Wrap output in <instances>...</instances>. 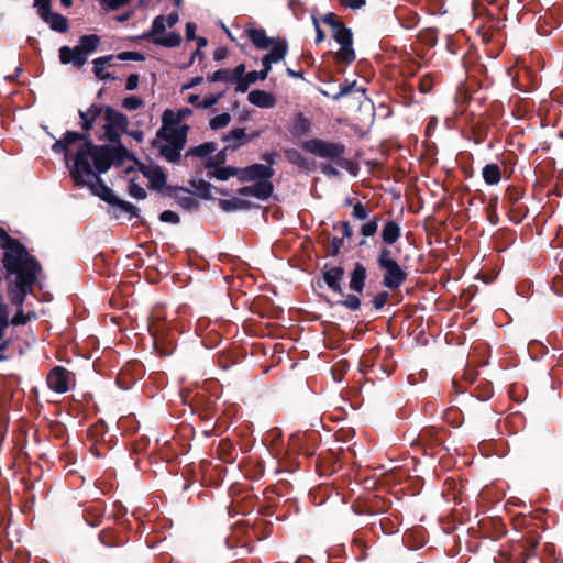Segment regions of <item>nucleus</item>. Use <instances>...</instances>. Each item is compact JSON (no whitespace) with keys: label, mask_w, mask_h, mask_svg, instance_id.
I'll list each match as a JSON object with an SVG mask.
<instances>
[{"label":"nucleus","mask_w":563,"mask_h":563,"mask_svg":"<svg viewBox=\"0 0 563 563\" xmlns=\"http://www.w3.org/2000/svg\"><path fill=\"white\" fill-rule=\"evenodd\" d=\"M0 240L4 250L3 265L8 274L14 277V279L10 280L9 297L11 302L19 307V311L10 320V323L22 325L29 321V318L22 310V306L26 295L32 292V287L41 273V266L20 242L9 236L5 232H0Z\"/></svg>","instance_id":"1"},{"label":"nucleus","mask_w":563,"mask_h":563,"mask_svg":"<svg viewBox=\"0 0 563 563\" xmlns=\"http://www.w3.org/2000/svg\"><path fill=\"white\" fill-rule=\"evenodd\" d=\"M53 152L63 153L66 161L73 158L70 176L78 183H90L100 174L106 173L112 162V155L107 146L93 145L78 132L68 131L65 136L52 146Z\"/></svg>","instance_id":"2"},{"label":"nucleus","mask_w":563,"mask_h":563,"mask_svg":"<svg viewBox=\"0 0 563 563\" xmlns=\"http://www.w3.org/2000/svg\"><path fill=\"white\" fill-rule=\"evenodd\" d=\"M81 128L89 131L96 124H101L103 137L110 142H115L125 132L128 119L121 112L110 107L91 106L86 111H79Z\"/></svg>","instance_id":"3"},{"label":"nucleus","mask_w":563,"mask_h":563,"mask_svg":"<svg viewBox=\"0 0 563 563\" xmlns=\"http://www.w3.org/2000/svg\"><path fill=\"white\" fill-rule=\"evenodd\" d=\"M188 126L186 124L164 125L157 133V144L161 154L169 162L180 157L186 144Z\"/></svg>","instance_id":"4"},{"label":"nucleus","mask_w":563,"mask_h":563,"mask_svg":"<svg viewBox=\"0 0 563 563\" xmlns=\"http://www.w3.org/2000/svg\"><path fill=\"white\" fill-rule=\"evenodd\" d=\"M301 148L314 156L334 161L341 167H346L349 164V162L343 158L345 147L340 143L311 139L302 142Z\"/></svg>","instance_id":"5"},{"label":"nucleus","mask_w":563,"mask_h":563,"mask_svg":"<svg viewBox=\"0 0 563 563\" xmlns=\"http://www.w3.org/2000/svg\"><path fill=\"white\" fill-rule=\"evenodd\" d=\"M242 32L257 49H269L271 52L275 49V47L280 46L285 51V55L287 54L286 42L267 36L264 29L255 27L253 24L249 23L243 26Z\"/></svg>","instance_id":"6"},{"label":"nucleus","mask_w":563,"mask_h":563,"mask_svg":"<svg viewBox=\"0 0 563 563\" xmlns=\"http://www.w3.org/2000/svg\"><path fill=\"white\" fill-rule=\"evenodd\" d=\"M332 33L333 38L341 46L336 53L338 60L346 64L353 62L355 59V52L352 47V32L342 23L340 26H335Z\"/></svg>","instance_id":"7"},{"label":"nucleus","mask_w":563,"mask_h":563,"mask_svg":"<svg viewBox=\"0 0 563 563\" xmlns=\"http://www.w3.org/2000/svg\"><path fill=\"white\" fill-rule=\"evenodd\" d=\"M285 58V51L283 47L277 46L275 49L268 52L262 59L263 69L261 71H249L245 77L250 84H254L257 80L266 79L272 64H276Z\"/></svg>","instance_id":"8"},{"label":"nucleus","mask_w":563,"mask_h":563,"mask_svg":"<svg viewBox=\"0 0 563 563\" xmlns=\"http://www.w3.org/2000/svg\"><path fill=\"white\" fill-rule=\"evenodd\" d=\"M71 379L73 375L70 372L60 366H56L47 375V385L52 390L63 394L69 389Z\"/></svg>","instance_id":"9"},{"label":"nucleus","mask_w":563,"mask_h":563,"mask_svg":"<svg viewBox=\"0 0 563 563\" xmlns=\"http://www.w3.org/2000/svg\"><path fill=\"white\" fill-rule=\"evenodd\" d=\"M385 271L383 285L389 289H398L407 278L406 272L397 262L382 268Z\"/></svg>","instance_id":"10"},{"label":"nucleus","mask_w":563,"mask_h":563,"mask_svg":"<svg viewBox=\"0 0 563 563\" xmlns=\"http://www.w3.org/2000/svg\"><path fill=\"white\" fill-rule=\"evenodd\" d=\"M273 174L272 167L264 164H254L239 170V178L242 181H262L263 179L269 180Z\"/></svg>","instance_id":"11"},{"label":"nucleus","mask_w":563,"mask_h":563,"mask_svg":"<svg viewBox=\"0 0 563 563\" xmlns=\"http://www.w3.org/2000/svg\"><path fill=\"white\" fill-rule=\"evenodd\" d=\"M273 192V184L271 180L263 179L262 181H254L250 186H244L238 190L241 196H252L260 200L267 199Z\"/></svg>","instance_id":"12"},{"label":"nucleus","mask_w":563,"mask_h":563,"mask_svg":"<svg viewBox=\"0 0 563 563\" xmlns=\"http://www.w3.org/2000/svg\"><path fill=\"white\" fill-rule=\"evenodd\" d=\"M344 276V269L341 266L330 267L323 271V279L328 287L338 294H343L341 282Z\"/></svg>","instance_id":"13"},{"label":"nucleus","mask_w":563,"mask_h":563,"mask_svg":"<svg viewBox=\"0 0 563 563\" xmlns=\"http://www.w3.org/2000/svg\"><path fill=\"white\" fill-rule=\"evenodd\" d=\"M90 183H78L80 186H88L91 192L107 202L113 200L114 194L112 190L97 176L95 179H89Z\"/></svg>","instance_id":"14"},{"label":"nucleus","mask_w":563,"mask_h":563,"mask_svg":"<svg viewBox=\"0 0 563 563\" xmlns=\"http://www.w3.org/2000/svg\"><path fill=\"white\" fill-rule=\"evenodd\" d=\"M59 59L63 64H73L76 67H81L87 57L75 46L70 48L68 46H63L59 49Z\"/></svg>","instance_id":"15"},{"label":"nucleus","mask_w":563,"mask_h":563,"mask_svg":"<svg viewBox=\"0 0 563 563\" xmlns=\"http://www.w3.org/2000/svg\"><path fill=\"white\" fill-rule=\"evenodd\" d=\"M367 277L366 268L363 264L356 263L350 276V289L355 292H362Z\"/></svg>","instance_id":"16"},{"label":"nucleus","mask_w":563,"mask_h":563,"mask_svg":"<svg viewBox=\"0 0 563 563\" xmlns=\"http://www.w3.org/2000/svg\"><path fill=\"white\" fill-rule=\"evenodd\" d=\"M247 99L252 104L263 109H269L276 104L274 96L263 90L251 91Z\"/></svg>","instance_id":"17"},{"label":"nucleus","mask_w":563,"mask_h":563,"mask_svg":"<svg viewBox=\"0 0 563 563\" xmlns=\"http://www.w3.org/2000/svg\"><path fill=\"white\" fill-rule=\"evenodd\" d=\"M401 229L395 221H388L382 231V239L385 243L391 245L400 238Z\"/></svg>","instance_id":"18"},{"label":"nucleus","mask_w":563,"mask_h":563,"mask_svg":"<svg viewBox=\"0 0 563 563\" xmlns=\"http://www.w3.org/2000/svg\"><path fill=\"white\" fill-rule=\"evenodd\" d=\"M208 174L219 180H227L232 176H239V170L232 167H217L210 163L207 164Z\"/></svg>","instance_id":"19"},{"label":"nucleus","mask_w":563,"mask_h":563,"mask_svg":"<svg viewBox=\"0 0 563 563\" xmlns=\"http://www.w3.org/2000/svg\"><path fill=\"white\" fill-rule=\"evenodd\" d=\"M482 176L487 185H497L501 178L500 167L497 164H487L482 170Z\"/></svg>","instance_id":"20"},{"label":"nucleus","mask_w":563,"mask_h":563,"mask_svg":"<svg viewBox=\"0 0 563 563\" xmlns=\"http://www.w3.org/2000/svg\"><path fill=\"white\" fill-rule=\"evenodd\" d=\"M224 142L232 143V147H239L247 142L245 130L242 128L233 129L222 139Z\"/></svg>","instance_id":"21"},{"label":"nucleus","mask_w":563,"mask_h":563,"mask_svg":"<svg viewBox=\"0 0 563 563\" xmlns=\"http://www.w3.org/2000/svg\"><path fill=\"white\" fill-rule=\"evenodd\" d=\"M153 42L164 47H176L180 44L181 36L176 32H172L168 34L163 33L157 37H154Z\"/></svg>","instance_id":"22"},{"label":"nucleus","mask_w":563,"mask_h":563,"mask_svg":"<svg viewBox=\"0 0 563 563\" xmlns=\"http://www.w3.org/2000/svg\"><path fill=\"white\" fill-rule=\"evenodd\" d=\"M99 44V37L97 35H87L84 36L80 41V44L76 47L86 56L93 52Z\"/></svg>","instance_id":"23"},{"label":"nucleus","mask_w":563,"mask_h":563,"mask_svg":"<svg viewBox=\"0 0 563 563\" xmlns=\"http://www.w3.org/2000/svg\"><path fill=\"white\" fill-rule=\"evenodd\" d=\"M44 21L47 22L53 30L58 32H65L68 26L67 20L56 13H51Z\"/></svg>","instance_id":"24"},{"label":"nucleus","mask_w":563,"mask_h":563,"mask_svg":"<svg viewBox=\"0 0 563 563\" xmlns=\"http://www.w3.org/2000/svg\"><path fill=\"white\" fill-rule=\"evenodd\" d=\"M219 206L222 210L230 212L239 209H244L246 207V203L244 200L239 198H233L230 200L223 199L219 200Z\"/></svg>","instance_id":"25"},{"label":"nucleus","mask_w":563,"mask_h":563,"mask_svg":"<svg viewBox=\"0 0 563 563\" xmlns=\"http://www.w3.org/2000/svg\"><path fill=\"white\" fill-rule=\"evenodd\" d=\"M231 122V115L228 112L216 115L209 122L211 130L225 128Z\"/></svg>","instance_id":"26"},{"label":"nucleus","mask_w":563,"mask_h":563,"mask_svg":"<svg viewBox=\"0 0 563 563\" xmlns=\"http://www.w3.org/2000/svg\"><path fill=\"white\" fill-rule=\"evenodd\" d=\"M216 151V144L214 143H205L199 146H196L189 151L190 155L197 156V157H206L209 154L213 153Z\"/></svg>","instance_id":"27"},{"label":"nucleus","mask_w":563,"mask_h":563,"mask_svg":"<svg viewBox=\"0 0 563 563\" xmlns=\"http://www.w3.org/2000/svg\"><path fill=\"white\" fill-rule=\"evenodd\" d=\"M112 59V56L100 57L93 60L95 75L101 79L107 78L109 75L104 73L106 64Z\"/></svg>","instance_id":"28"},{"label":"nucleus","mask_w":563,"mask_h":563,"mask_svg":"<svg viewBox=\"0 0 563 563\" xmlns=\"http://www.w3.org/2000/svg\"><path fill=\"white\" fill-rule=\"evenodd\" d=\"M166 27H168V26H167V23L165 22V16L158 15L153 21L150 34L153 37H157L161 34L165 33Z\"/></svg>","instance_id":"29"},{"label":"nucleus","mask_w":563,"mask_h":563,"mask_svg":"<svg viewBox=\"0 0 563 563\" xmlns=\"http://www.w3.org/2000/svg\"><path fill=\"white\" fill-rule=\"evenodd\" d=\"M377 262H378V265H379V268H383L394 262H396L393 257V252L388 247H382L380 251H379V255H378V258H377Z\"/></svg>","instance_id":"30"},{"label":"nucleus","mask_w":563,"mask_h":563,"mask_svg":"<svg viewBox=\"0 0 563 563\" xmlns=\"http://www.w3.org/2000/svg\"><path fill=\"white\" fill-rule=\"evenodd\" d=\"M286 156L288 161L295 165L300 167L307 166V159L297 150H288Z\"/></svg>","instance_id":"31"},{"label":"nucleus","mask_w":563,"mask_h":563,"mask_svg":"<svg viewBox=\"0 0 563 563\" xmlns=\"http://www.w3.org/2000/svg\"><path fill=\"white\" fill-rule=\"evenodd\" d=\"M210 80L212 82H217V81H227V82H232L233 81V78H232V74H231V70L230 69H219V70H216L211 76H210Z\"/></svg>","instance_id":"32"},{"label":"nucleus","mask_w":563,"mask_h":563,"mask_svg":"<svg viewBox=\"0 0 563 563\" xmlns=\"http://www.w3.org/2000/svg\"><path fill=\"white\" fill-rule=\"evenodd\" d=\"M147 176L154 187L161 188L165 185L166 178H165V175L161 170L153 169L150 172V174Z\"/></svg>","instance_id":"33"},{"label":"nucleus","mask_w":563,"mask_h":563,"mask_svg":"<svg viewBox=\"0 0 563 563\" xmlns=\"http://www.w3.org/2000/svg\"><path fill=\"white\" fill-rule=\"evenodd\" d=\"M111 205H114L117 206L118 208H120L122 211H125V212H129L131 213L132 216H136V208L134 205H132L131 202H128V201H124V200H121L119 198H117L115 196L113 197V200L110 202Z\"/></svg>","instance_id":"34"},{"label":"nucleus","mask_w":563,"mask_h":563,"mask_svg":"<svg viewBox=\"0 0 563 563\" xmlns=\"http://www.w3.org/2000/svg\"><path fill=\"white\" fill-rule=\"evenodd\" d=\"M338 303L350 310H357L361 306V300L355 295H347L344 300H341Z\"/></svg>","instance_id":"35"},{"label":"nucleus","mask_w":563,"mask_h":563,"mask_svg":"<svg viewBox=\"0 0 563 563\" xmlns=\"http://www.w3.org/2000/svg\"><path fill=\"white\" fill-rule=\"evenodd\" d=\"M378 229V219L374 218L367 223L363 224L361 228V232L364 236H373Z\"/></svg>","instance_id":"36"},{"label":"nucleus","mask_w":563,"mask_h":563,"mask_svg":"<svg viewBox=\"0 0 563 563\" xmlns=\"http://www.w3.org/2000/svg\"><path fill=\"white\" fill-rule=\"evenodd\" d=\"M129 194L131 197L137 200L144 199L146 197L145 189L134 181H131L129 185Z\"/></svg>","instance_id":"37"},{"label":"nucleus","mask_w":563,"mask_h":563,"mask_svg":"<svg viewBox=\"0 0 563 563\" xmlns=\"http://www.w3.org/2000/svg\"><path fill=\"white\" fill-rule=\"evenodd\" d=\"M122 104L128 110H136L143 104V100L136 96H130L123 99Z\"/></svg>","instance_id":"38"},{"label":"nucleus","mask_w":563,"mask_h":563,"mask_svg":"<svg viewBox=\"0 0 563 563\" xmlns=\"http://www.w3.org/2000/svg\"><path fill=\"white\" fill-rule=\"evenodd\" d=\"M34 5L43 20L52 13L49 10V0H36Z\"/></svg>","instance_id":"39"},{"label":"nucleus","mask_w":563,"mask_h":563,"mask_svg":"<svg viewBox=\"0 0 563 563\" xmlns=\"http://www.w3.org/2000/svg\"><path fill=\"white\" fill-rule=\"evenodd\" d=\"M10 324L9 310L0 313V341L4 339L5 330Z\"/></svg>","instance_id":"40"},{"label":"nucleus","mask_w":563,"mask_h":563,"mask_svg":"<svg viewBox=\"0 0 563 563\" xmlns=\"http://www.w3.org/2000/svg\"><path fill=\"white\" fill-rule=\"evenodd\" d=\"M159 219L163 222H169V223H174V224L179 222L178 214L170 210L163 211L159 216Z\"/></svg>","instance_id":"41"},{"label":"nucleus","mask_w":563,"mask_h":563,"mask_svg":"<svg viewBox=\"0 0 563 563\" xmlns=\"http://www.w3.org/2000/svg\"><path fill=\"white\" fill-rule=\"evenodd\" d=\"M353 216L360 220H365L368 217V212L363 203L357 202L353 207Z\"/></svg>","instance_id":"42"},{"label":"nucleus","mask_w":563,"mask_h":563,"mask_svg":"<svg viewBox=\"0 0 563 563\" xmlns=\"http://www.w3.org/2000/svg\"><path fill=\"white\" fill-rule=\"evenodd\" d=\"M321 21L325 24H328L332 31L335 29V26H340L342 22H340L334 13H327L324 16H322Z\"/></svg>","instance_id":"43"},{"label":"nucleus","mask_w":563,"mask_h":563,"mask_svg":"<svg viewBox=\"0 0 563 563\" xmlns=\"http://www.w3.org/2000/svg\"><path fill=\"white\" fill-rule=\"evenodd\" d=\"M388 300V294L386 291H382L377 294L373 299V305L375 309H382Z\"/></svg>","instance_id":"44"},{"label":"nucleus","mask_w":563,"mask_h":563,"mask_svg":"<svg viewBox=\"0 0 563 563\" xmlns=\"http://www.w3.org/2000/svg\"><path fill=\"white\" fill-rule=\"evenodd\" d=\"M220 98H221V93L207 96L201 101V103H199V108L208 109V108L212 107L213 104H216Z\"/></svg>","instance_id":"45"},{"label":"nucleus","mask_w":563,"mask_h":563,"mask_svg":"<svg viewBox=\"0 0 563 563\" xmlns=\"http://www.w3.org/2000/svg\"><path fill=\"white\" fill-rule=\"evenodd\" d=\"M232 82L235 84V90L238 92H245L251 85L245 76L241 78H235L233 79Z\"/></svg>","instance_id":"46"},{"label":"nucleus","mask_w":563,"mask_h":563,"mask_svg":"<svg viewBox=\"0 0 563 563\" xmlns=\"http://www.w3.org/2000/svg\"><path fill=\"white\" fill-rule=\"evenodd\" d=\"M432 86H433V80L431 77H423L421 80H420V90L424 93L429 92L431 89H432Z\"/></svg>","instance_id":"47"},{"label":"nucleus","mask_w":563,"mask_h":563,"mask_svg":"<svg viewBox=\"0 0 563 563\" xmlns=\"http://www.w3.org/2000/svg\"><path fill=\"white\" fill-rule=\"evenodd\" d=\"M137 85H139V76L135 75V74H132L130 75L128 78H126V84H125V88L128 90H134L137 88Z\"/></svg>","instance_id":"48"},{"label":"nucleus","mask_w":563,"mask_h":563,"mask_svg":"<svg viewBox=\"0 0 563 563\" xmlns=\"http://www.w3.org/2000/svg\"><path fill=\"white\" fill-rule=\"evenodd\" d=\"M313 24H314V27H316V32H317V36H316V43L317 44H320L321 42L324 41L325 38V35L323 33V31L321 30L320 27V24H319V20L313 18Z\"/></svg>","instance_id":"49"},{"label":"nucleus","mask_w":563,"mask_h":563,"mask_svg":"<svg viewBox=\"0 0 563 563\" xmlns=\"http://www.w3.org/2000/svg\"><path fill=\"white\" fill-rule=\"evenodd\" d=\"M245 69L246 68H245L244 64L238 65L233 70H231L232 78L235 79V78L244 77L246 75Z\"/></svg>","instance_id":"50"},{"label":"nucleus","mask_w":563,"mask_h":563,"mask_svg":"<svg viewBox=\"0 0 563 563\" xmlns=\"http://www.w3.org/2000/svg\"><path fill=\"white\" fill-rule=\"evenodd\" d=\"M196 29H197V26H196V24L194 22H188L186 24V37H187V40L190 41V40L196 38L195 37Z\"/></svg>","instance_id":"51"},{"label":"nucleus","mask_w":563,"mask_h":563,"mask_svg":"<svg viewBox=\"0 0 563 563\" xmlns=\"http://www.w3.org/2000/svg\"><path fill=\"white\" fill-rule=\"evenodd\" d=\"M179 20L177 12H172L165 18V22L167 23L168 27L174 26Z\"/></svg>","instance_id":"52"},{"label":"nucleus","mask_w":563,"mask_h":563,"mask_svg":"<svg viewBox=\"0 0 563 563\" xmlns=\"http://www.w3.org/2000/svg\"><path fill=\"white\" fill-rule=\"evenodd\" d=\"M104 4L109 5L110 8H119L126 3L129 0H100Z\"/></svg>","instance_id":"53"},{"label":"nucleus","mask_w":563,"mask_h":563,"mask_svg":"<svg viewBox=\"0 0 563 563\" xmlns=\"http://www.w3.org/2000/svg\"><path fill=\"white\" fill-rule=\"evenodd\" d=\"M180 205L184 207V208H192V207H196V201L195 199H192L191 197L187 196L185 198H181L180 199Z\"/></svg>","instance_id":"54"},{"label":"nucleus","mask_w":563,"mask_h":563,"mask_svg":"<svg viewBox=\"0 0 563 563\" xmlns=\"http://www.w3.org/2000/svg\"><path fill=\"white\" fill-rule=\"evenodd\" d=\"M321 170L328 175H334V176L339 175V172L333 166H331L329 164L321 165Z\"/></svg>","instance_id":"55"},{"label":"nucleus","mask_w":563,"mask_h":563,"mask_svg":"<svg viewBox=\"0 0 563 563\" xmlns=\"http://www.w3.org/2000/svg\"><path fill=\"white\" fill-rule=\"evenodd\" d=\"M119 58L124 60L128 58H132L134 60H141L143 57L139 53H123L119 55Z\"/></svg>","instance_id":"56"},{"label":"nucleus","mask_w":563,"mask_h":563,"mask_svg":"<svg viewBox=\"0 0 563 563\" xmlns=\"http://www.w3.org/2000/svg\"><path fill=\"white\" fill-rule=\"evenodd\" d=\"M201 81H202V77H195L190 80V82L183 86V90L194 88L195 86L199 85Z\"/></svg>","instance_id":"57"},{"label":"nucleus","mask_w":563,"mask_h":563,"mask_svg":"<svg viewBox=\"0 0 563 563\" xmlns=\"http://www.w3.org/2000/svg\"><path fill=\"white\" fill-rule=\"evenodd\" d=\"M347 5L352 9H361L365 5V0H349Z\"/></svg>","instance_id":"58"},{"label":"nucleus","mask_w":563,"mask_h":563,"mask_svg":"<svg viewBox=\"0 0 563 563\" xmlns=\"http://www.w3.org/2000/svg\"><path fill=\"white\" fill-rule=\"evenodd\" d=\"M192 113V111L189 108H184L178 111V120H183L187 117H189Z\"/></svg>","instance_id":"59"},{"label":"nucleus","mask_w":563,"mask_h":563,"mask_svg":"<svg viewBox=\"0 0 563 563\" xmlns=\"http://www.w3.org/2000/svg\"><path fill=\"white\" fill-rule=\"evenodd\" d=\"M354 86H355V82L344 86V87H341L339 96H345V95L350 93L353 90Z\"/></svg>","instance_id":"60"},{"label":"nucleus","mask_w":563,"mask_h":563,"mask_svg":"<svg viewBox=\"0 0 563 563\" xmlns=\"http://www.w3.org/2000/svg\"><path fill=\"white\" fill-rule=\"evenodd\" d=\"M188 102L199 107V103H201L200 102V97L198 95H191V96L188 97Z\"/></svg>","instance_id":"61"},{"label":"nucleus","mask_w":563,"mask_h":563,"mask_svg":"<svg viewBox=\"0 0 563 563\" xmlns=\"http://www.w3.org/2000/svg\"><path fill=\"white\" fill-rule=\"evenodd\" d=\"M343 234L347 238H350L352 235V230H351L349 222L343 223Z\"/></svg>","instance_id":"62"},{"label":"nucleus","mask_w":563,"mask_h":563,"mask_svg":"<svg viewBox=\"0 0 563 563\" xmlns=\"http://www.w3.org/2000/svg\"><path fill=\"white\" fill-rule=\"evenodd\" d=\"M10 345V340H1V343H0V353L2 354V352H4Z\"/></svg>","instance_id":"63"},{"label":"nucleus","mask_w":563,"mask_h":563,"mask_svg":"<svg viewBox=\"0 0 563 563\" xmlns=\"http://www.w3.org/2000/svg\"><path fill=\"white\" fill-rule=\"evenodd\" d=\"M197 42L199 47H203L207 45V40L205 37H198Z\"/></svg>","instance_id":"64"}]
</instances>
